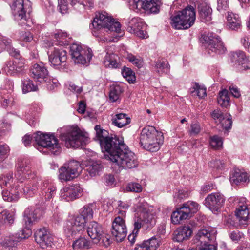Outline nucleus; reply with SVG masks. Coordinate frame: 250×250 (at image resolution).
<instances>
[{
    "instance_id": "obj_4",
    "label": "nucleus",
    "mask_w": 250,
    "mask_h": 250,
    "mask_svg": "<svg viewBox=\"0 0 250 250\" xmlns=\"http://www.w3.org/2000/svg\"><path fill=\"white\" fill-rule=\"evenodd\" d=\"M136 211L137 216L134 220V229L132 234L128 236V239L132 244L134 243L136 235L142 226L146 225L147 228H152L156 223L155 216L148 211L144 204L139 203Z\"/></svg>"
},
{
    "instance_id": "obj_25",
    "label": "nucleus",
    "mask_w": 250,
    "mask_h": 250,
    "mask_svg": "<svg viewBox=\"0 0 250 250\" xmlns=\"http://www.w3.org/2000/svg\"><path fill=\"white\" fill-rule=\"evenodd\" d=\"M31 72L32 78L40 83H44V81L47 80L49 76L47 68L42 63L34 64L31 69Z\"/></svg>"
},
{
    "instance_id": "obj_34",
    "label": "nucleus",
    "mask_w": 250,
    "mask_h": 250,
    "mask_svg": "<svg viewBox=\"0 0 250 250\" xmlns=\"http://www.w3.org/2000/svg\"><path fill=\"white\" fill-rule=\"evenodd\" d=\"M130 123V118L125 113L116 114L112 119V124L119 128H122Z\"/></svg>"
},
{
    "instance_id": "obj_42",
    "label": "nucleus",
    "mask_w": 250,
    "mask_h": 250,
    "mask_svg": "<svg viewBox=\"0 0 250 250\" xmlns=\"http://www.w3.org/2000/svg\"><path fill=\"white\" fill-rule=\"evenodd\" d=\"M54 38L56 39L54 44L63 46L67 45L68 41L67 40V33L66 32H62V30L58 31L54 34Z\"/></svg>"
},
{
    "instance_id": "obj_27",
    "label": "nucleus",
    "mask_w": 250,
    "mask_h": 250,
    "mask_svg": "<svg viewBox=\"0 0 250 250\" xmlns=\"http://www.w3.org/2000/svg\"><path fill=\"white\" fill-rule=\"evenodd\" d=\"M249 175L246 172L240 169H235L230 173L229 180L233 186H237L249 183Z\"/></svg>"
},
{
    "instance_id": "obj_17",
    "label": "nucleus",
    "mask_w": 250,
    "mask_h": 250,
    "mask_svg": "<svg viewBox=\"0 0 250 250\" xmlns=\"http://www.w3.org/2000/svg\"><path fill=\"white\" fill-rule=\"evenodd\" d=\"M15 176L20 182L23 183L26 179H30V177L35 175L32 173L30 167L26 160L18 159Z\"/></svg>"
},
{
    "instance_id": "obj_22",
    "label": "nucleus",
    "mask_w": 250,
    "mask_h": 250,
    "mask_svg": "<svg viewBox=\"0 0 250 250\" xmlns=\"http://www.w3.org/2000/svg\"><path fill=\"white\" fill-rule=\"evenodd\" d=\"M83 189L79 184H76L65 187L61 190V197L67 201L79 198L82 195Z\"/></svg>"
},
{
    "instance_id": "obj_64",
    "label": "nucleus",
    "mask_w": 250,
    "mask_h": 250,
    "mask_svg": "<svg viewBox=\"0 0 250 250\" xmlns=\"http://www.w3.org/2000/svg\"><path fill=\"white\" fill-rule=\"evenodd\" d=\"M25 225V228L21 230V234L20 236L21 239L28 238L32 234V231L31 229V226L27 225Z\"/></svg>"
},
{
    "instance_id": "obj_56",
    "label": "nucleus",
    "mask_w": 250,
    "mask_h": 250,
    "mask_svg": "<svg viewBox=\"0 0 250 250\" xmlns=\"http://www.w3.org/2000/svg\"><path fill=\"white\" fill-rule=\"evenodd\" d=\"M9 151V147L7 145H0V161H3Z\"/></svg>"
},
{
    "instance_id": "obj_6",
    "label": "nucleus",
    "mask_w": 250,
    "mask_h": 250,
    "mask_svg": "<svg viewBox=\"0 0 250 250\" xmlns=\"http://www.w3.org/2000/svg\"><path fill=\"white\" fill-rule=\"evenodd\" d=\"M121 27L120 23L115 21L113 18L109 17L105 12H99L96 14L90 24V28L93 35L95 37L99 36L98 32L101 29H107L110 31L120 33Z\"/></svg>"
},
{
    "instance_id": "obj_50",
    "label": "nucleus",
    "mask_w": 250,
    "mask_h": 250,
    "mask_svg": "<svg viewBox=\"0 0 250 250\" xmlns=\"http://www.w3.org/2000/svg\"><path fill=\"white\" fill-rule=\"evenodd\" d=\"M148 250H156L159 246V240L156 237H152L146 240Z\"/></svg>"
},
{
    "instance_id": "obj_5",
    "label": "nucleus",
    "mask_w": 250,
    "mask_h": 250,
    "mask_svg": "<svg viewBox=\"0 0 250 250\" xmlns=\"http://www.w3.org/2000/svg\"><path fill=\"white\" fill-rule=\"evenodd\" d=\"M91 205L84 206L79 211V214L74 216L68 224L65 232L67 237H75L85 226L86 222L93 217Z\"/></svg>"
},
{
    "instance_id": "obj_58",
    "label": "nucleus",
    "mask_w": 250,
    "mask_h": 250,
    "mask_svg": "<svg viewBox=\"0 0 250 250\" xmlns=\"http://www.w3.org/2000/svg\"><path fill=\"white\" fill-rule=\"evenodd\" d=\"M217 246L209 242L198 244V250H217Z\"/></svg>"
},
{
    "instance_id": "obj_7",
    "label": "nucleus",
    "mask_w": 250,
    "mask_h": 250,
    "mask_svg": "<svg viewBox=\"0 0 250 250\" xmlns=\"http://www.w3.org/2000/svg\"><path fill=\"white\" fill-rule=\"evenodd\" d=\"M196 20V12L191 5H188L171 17V24L175 29H187L191 27Z\"/></svg>"
},
{
    "instance_id": "obj_52",
    "label": "nucleus",
    "mask_w": 250,
    "mask_h": 250,
    "mask_svg": "<svg viewBox=\"0 0 250 250\" xmlns=\"http://www.w3.org/2000/svg\"><path fill=\"white\" fill-rule=\"evenodd\" d=\"M127 59L129 62L138 68H141L143 66V61L132 54L128 55Z\"/></svg>"
},
{
    "instance_id": "obj_44",
    "label": "nucleus",
    "mask_w": 250,
    "mask_h": 250,
    "mask_svg": "<svg viewBox=\"0 0 250 250\" xmlns=\"http://www.w3.org/2000/svg\"><path fill=\"white\" fill-rule=\"evenodd\" d=\"M22 91L26 93L31 91H36L38 90L37 85L33 83V81L29 79H24L22 81Z\"/></svg>"
},
{
    "instance_id": "obj_15",
    "label": "nucleus",
    "mask_w": 250,
    "mask_h": 250,
    "mask_svg": "<svg viewBox=\"0 0 250 250\" xmlns=\"http://www.w3.org/2000/svg\"><path fill=\"white\" fill-rule=\"evenodd\" d=\"M225 200V197L220 193H212L205 198L204 204L212 212H219L223 207Z\"/></svg>"
},
{
    "instance_id": "obj_35",
    "label": "nucleus",
    "mask_w": 250,
    "mask_h": 250,
    "mask_svg": "<svg viewBox=\"0 0 250 250\" xmlns=\"http://www.w3.org/2000/svg\"><path fill=\"white\" fill-rule=\"evenodd\" d=\"M155 69L156 72L159 75L167 74L169 72L170 65L168 61L163 58L155 62Z\"/></svg>"
},
{
    "instance_id": "obj_40",
    "label": "nucleus",
    "mask_w": 250,
    "mask_h": 250,
    "mask_svg": "<svg viewBox=\"0 0 250 250\" xmlns=\"http://www.w3.org/2000/svg\"><path fill=\"white\" fill-rule=\"evenodd\" d=\"M91 242L84 237H80L74 241L72 244L75 250L88 249L91 247Z\"/></svg>"
},
{
    "instance_id": "obj_29",
    "label": "nucleus",
    "mask_w": 250,
    "mask_h": 250,
    "mask_svg": "<svg viewBox=\"0 0 250 250\" xmlns=\"http://www.w3.org/2000/svg\"><path fill=\"white\" fill-rule=\"evenodd\" d=\"M235 215L238 220L239 225L242 227H246L250 219L248 207L245 205H239L235 211Z\"/></svg>"
},
{
    "instance_id": "obj_37",
    "label": "nucleus",
    "mask_w": 250,
    "mask_h": 250,
    "mask_svg": "<svg viewBox=\"0 0 250 250\" xmlns=\"http://www.w3.org/2000/svg\"><path fill=\"white\" fill-rule=\"evenodd\" d=\"M119 58L117 55L107 52L104 60V64L106 67L117 68L119 65L117 62Z\"/></svg>"
},
{
    "instance_id": "obj_59",
    "label": "nucleus",
    "mask_w": 250,
    "mask_h": 250,
    "mask_svg": "<svg viewBox=\"0 0 250 250\" xmlns=\"http://www.w3.org/2000/svg\"><path fill=\"white\" fill-rule=\"evenodd\" d=\"M12 46L11 40L6 38L0 39V47L2 49L7 50Z\"/></svg>"
},
{
    "instance_id": "obj_47",
    "label": "nucleus",
    "mask_w": 250,
    "mask_h": 250,
    "mask_svg": "<svg viewBox=\"0 0 250 250\" xmlns=\"http://www.w3.org/2000/svg\"><path fill=\"white\" fill-rule=\"evenodd\" d=\"M16 63L15 60L7 61L4 67L5 71L10 75L18 73Z\"/></svg>"
},
{
    "instance_id": "obj_36",
    "label": "nucleus",
    "mask_w": 250,
    "mask_h": 250,
    "mask_svg": "<svg viewBox=\"0 0 250 250\" xmlns=\"http://www.w3.org/2000/svg\"><path fill=\"white\" fill-rule=\"evenodd\" d=\"M182 209V207H181L172 212L171 215V220L173 224H179L181 221L189 218L186 211Z\"/></svg>"
},
{
    "instance_id": "obj_61",
    "label": "nucleus",
    "mask_w": 250,
    "mask_h": 250,
    "mask_svg": "<svg viewBox=\"0 0 250 250\" xmlns=\"http://www.w3.org/2000/svg\"><path fill=\"white\" fill-rule=\"evenodd\" d=\"M211 115L214 120H218L219 123L224 120V115L220 110H214L211 113Z\"/></svg>"
},
{
    "instance_id": "obj_31",
    "label": "nucleus",
    "mask_w": 250,
    "mask_h": 250,
    "mask_svg": "<svg viewBox=\"0 0 250 250\" xmlns=\"http://www.w3.org/2000/svg\"><path fill=\"white\" fill-rule=\"evenodd\" d=\"M192 233L189 227L185 226L178 228L174 231L173 240L175 241L181 242L189 238Z\"/></svg>"
},
{
    "instance_id": "obj_16",
    "label": "nucleus",
    "mask_w": 250,
    "mask_h": 250,
    "mask_svg": "<svg viewBox=\"0 0 250 250\" xmlns=\"http://www.w3.org/2000/svg\"><path fill=\"white\" fill-rule=\"evenodd\" d=\"M112 236L118 242H122L125 238L127 229L124 220L120 216L116 217L112 223L111 230Z\"/></svg>"
},
{
    "instance_id": "obj_24",
    "label": "nucleus",
    "mask_w": 250,
    "mask_h": 250,
    "mask_svg": "<svg viewBox=\"0 0 250 250\" xmlns=\"http://www.w3.org/2000/svg\"><path fill=\"white\" fill-rule=\"evenodd\" d=\"M230 60L234 64H237L239 69L245 70L250 68V63L244 52L237 51L232 52L230 55Z\"/></svg>"
},
{
    "instance_id": "obj_32",
    "label": "nucleus",
    "mask_w": 250,
    "mask_h": 250,
    "mask_svg": "<svg viewBox=\"0 0 250 250\" xmlns=\"http://www.w3.org/2000/svg\"><path fill=\"white\" fill-rule=\"evenodd\" d=\"M41 189L43 202L50 200L56 194V188L51 184H44Z\"/></svg>"
},
{
    "instance_id": "obj_28",
    "label": "nucleus",
    "mask_w": 250,
    "mask_h": 250,
    "mask_svg": "<svg viewBox=\"0 0 250 250\" xmlns=\"http://www.w3.org/2000/svg\"><path fill=\"white\" fill-rule=\"evenodd\" d=\"M87 232L95 243H98L102 237L103 229L102 226L95 221L90 222L87 226Z\"/></svg>"
},
{
    "instance_id": "obj_13",
    "label": "nucleus",
    "mask_w": 250,
    "mask_h": 250,
    "mask_svg": "<svg viewBox=\"0 0 250 250\" xmlns=\"http://www.w3.org/2000/svg\"><path fill=\"white\" fill-rule=\"evenodd\" d=\"M117 165L124 168L131 169L136 167L138 165V161L135 154L129 150L126 146L125 150H123L112 161Z\"/></svg>"
},
{
    "instance_id": "obj_60",
    "label": "nucleus",
    "mask_w": 250,
    "mask_h": 250,
    "mask_svg": "<svg viewBox=\"0 0 250 250\" xmlns=\"http://www.w3.org/2000/svg\"><path fill=\"white\" fill-rule=\"evenodd\" d=\"M225 163L223 161L215 160L209 162L210 167L216 168L217 169H222L225 167Z\"/></svg>"
},
{
    "instance_id": "obj_39",
    "label": "nucleus",
    "mask_w": 250,
    "mask_h": 250,
    "mask_svg": "<svg viewBox=\"0 0 250 250\" xmlns=\"http://www.w3.org/2000/svg\"><path fill=\"white\" fill-rule=\"evenodd\" d=\"M182 209L185 210L189 217H191L199 209V205L196 202L188 201L182 205Z\"/></svg>"
},
{
    "instance_id": "obj_53",
    "label": "nucleus",
    "mask_w": 250,
    "mask_h": 250,
    "mask_svg": "<svg viewBox=\"0 0 250 250\" xmlns=\"http://www.w3.org/2000/svg\"><path fill=\"white\" fill-rule=\"evenodd\" d=\"M201 130V127L199 123L192 124L190 125L189 134L191 136H196L200 132Z\"/></svg>"
},
{
    "instance_id": "obj_3",
    "label": "nucleus",
    "mask_w": 250,
    "mask_h": 250,
    "mask_svg": "<svg viewBox=\"0 0 250 250\" xmlns=\"http://www.w3.org/2000/svg\"><path fill=\"white\" fill-rule=\"evenodd\" d=\"M163 142V134L158 132L154 126H147L142 129L140 136V143L144 149L156 152Z\"/></svg>"
},
{
    "instance_id": "obj_38",
    "label": "nucleus",
    "mask_w": 250,
    "mask_h": 250,
    "mask_svg": "<svg viewBox=\"0 0 250 250\" xmlns=\"http://www.w3.org/2000/svg\"><path fill=\"white\" fill-rule=\"evenodd\" d=\"M1 94V104L4 108H6L9 106L13 104L14 102V97L13 95L6 89H3L0 92Z\"/></svg>"
},
{
    "instance_id": "obj_23",
    "label": "nucleus",
    "mask_w": 250,
    "mask_h": 250,
    "mask_svg": "<svg viewBox=\"0 0 250 250\" xmlns=\"http://www.w3.org/2000/svg\"><path fill=\"white\" fill-rule=\"evenodd\" d=\"M67 52L62 48L55 47L48 55L49 62L54 67L60 66L67 59Z\"/></svg>"
},
{
    "instance_id": "obj_19",
    "label": "nucleus",
    "mask_w": 250,
    "mask_h": 250,
    "mask_svg": "<svg viewBox=\"0 0 250 250\" xmlns=\"http://www.w3.org/2000/svg\"><path fill=\"white\" fill-rule=\"evenodd\" d=\"M36 242L42 249L51 247L53 238L48 229L45 228L38 229L34 233Z\"/></svg>"
},
{
    "instance_id": "obj_11",
    "label": "nucleus",
    "mask_w": 250,
    "mask_h": 250,
    "mask_svg": "<svg viewBox=\"0 0 250 250\" xmlns=\"http://www.w3.org/2000/svg\"><path fill=\"white\" fill-rule=\"evenodd\" d=\"M15 19L22 21L21 24L26 21L27 15L32 11L31 3L29 0H14L11 6Z\"/></svg>"
},
{
    "instance_id": "obj_12",
    "label": "nucleus",
    "mask_w": 250,
    "mask_h": 250,
    "mask_svg": "<svg viewBox=\"0 0 250 250\" xmlns=\"http://www.w3.org/2000/svg\"><path fill=\"white\" fill-rule=\"evenodd\" d=\"M201 40L202 43L207 45L210 50L216 54H223L226 50L221 38L215 33L203 34Z\"/></svg>"
},
{
    "instance_id": "obj_45",
    "label": "nucleus",
    "mask_w": 250,
    "mask_h": 250,
    "mask_svg": "<svg viewBox=\"0 0 250 250\" xmlns=\"http://www.w3.org/2000/svg\"><path fill=\"white\" fill-rule=\"evenodd\" d=\"M122 74L129 83H133L136 81L135 73L130 68L124 66L122 69Z\"/></svg>"
},
{
    "instance_id": "obj_49",
    "label": "nucleus",
    "mask_w": 250,
    "mask_h": 250,
    "mask_svg": "<svg viewBox=\"0 0 250 250\" xmlns=\"http://www.w3.org/2000/svg\"><path fill=\"white\" fill-rule=\"evenodd\" d=\"M44 82L46 83V87L49 90H53L59 85L58 80L55 78H51L48 76L47 80Z\"/></svg>"
},
{
    "instance_id": "obj_54",
    "label": "nucleus",
    "mask_w": 250,
    "mask_h": 250,
    "mask_svg": "<svg viewBox=\"0 0 250 250\" xmlns=\"http://www.w3.org/2000/svg\"><path fill=\"white\" fill-rule=\"evenodd\" d=\"M60 12L62 14H64L68 10V0H58V5Z\"/></svg>"
},
{
    "instance_id": "obj_33",
    "label": "nucleus",
    "mask_w": 250,
    "mask_h": 250,
    "mask_svg": "<svg viewBox=\"0 0 250 250\" xmlns=\"http://www.w3.org/2000/svg\"><path fill=\"white\" fill-rule=\"evenodd\" d=\"M212 238V234L208 229H201L193 239L194 243L196 244H202L209 242Z\"/></svg>"
},
{
    "instance_id": "obj_48",
    "label": "nucleus",
    "mask_w": 250,
    "mask_h": 250,
    "mask_svg": "<svg viewBox=\"0 0 250 250\" xmlns=\"http://www.w3.org/2000/svg\"><path fill=\"white\" fill-rule=\"evenodd\" d=\"M209 144L211 147L215 148H219L222 146V138L218 135H214L210 137Z\"/></svg>"
},
{
    "instance_id": "obj_9",
    "label": "nucleus",
    "mask_w": 250,
    "mask_h": 250,
    "mask_svg": "<svg viewBox=\"0 0 250 250\" xmlns=\"http://www.w3.org/2000/svg\"><path fill=\"white\" fill-rule=\"evenodd\" d=\"M70 52L72 59L75 63L87 64L93 56L92 50L89 48L82 47L76 43H73L70 46Z\"/></svg>"
},
{
    "instance_id": "obj_2",
    "label": "nucleus",
    "mask_w": 250,
    "mask_h": 250,
    "mask_svg": "<svg viewBox=\"0 0 250 250\" xmlns=\"http://www.w3.org/2000/svg\"><path fill=\"white\" fill-rule=\"evenodd\" d=\"M34 136L26 134L22 137V142L25 146H29L32 142L33 138L38 145L40 148L43 147L48 149L50 153L54 155H58L61 151L60 145L58 142L57 139L53 134L42 133L41 132H37L34 133Z\"/></svg>"
},
{
    "instance_id": "obj_55",
    "label": "nucleus",
    "mask_w": 250,
    "mask_h": 250,
    "mask_svg": "<svg viewBox=\"0 0 250 250\" xmlns=\"http://www.w3.org/2000/svg\"><path fill=\"white\" fill-rule=\"evenodd\" d=\"M127 190L131 192H140L142 190V186L138 183H132L128 184Z\"/></svg>"
},
{
    "instance_id": "obj_30",
    "label": "nucleus",
    "mask_w": 250,
    "mask_h": 250,
    "mask_svg": "<svg viewBox=\"0 0 250 250\" xmlns=\"http://www.w3.org/2000/svg\"><path fill=\"white\" fill-rule=\"evenodd\" d=\"M226 26L229 29L237 31L241 27V20L238 14L228 12Z\"/></svg>"
},
{
    "instance_id": "obj_20",
    "label": "nucleus",
    "mask_w": 250,
    "mask_h": 250,
    "mask_svg": "<svg viewBox=\"0 0 250 250\" xmlns=\"http://www.w3.org/2000/svg\"><path fill=\"white\" fill-rule=\"evenodd\" d=\"M196 5L199 20L202 22L210 23L212 20V9L210 5L201 1L197 2Z\"/></svg>"
},
{
    "instance_id": "obj_51",
    "label": "nucleus",
    "mask_w": 250,
    "mask_h": 250,
    "mask_svg": "<svg viewBox=\"0 0 250 250\" xmlns=\"http://www.w3.org/2000/svg\"><path fill=\"white\" fill-rule=\"evenodd\" d=\"M195 91H197V95L200 98H203L207 96L206 88L200 85L198 83H195L193 87Z\"/></svg>"
},
{
    "instance_id": "obj_18",
    "label": "nucleus",
    "mask_w": 250,
    "mask_h": 250,
    "mask_svg": "<svg viewBox=\"0 0 250 250\" xmlns=\"http://www.w3.org/2000/svg\"><path fill=\"white\" fill-rule=\"evenodd\" d=\"M146 25L143 20L138 17L133 18L128 23L127 30L135 34L139 38H147L146 32Z\"/></svg>"
},
{
    "instance_id": "obj_57",
    "label": "nucleus",
    "mask_w": 250,
    "mask_h": 250,
    "mask_svg": "<svg viewBox=\"0 0 250 250\" xmlns=\"http://www.w3.org/2000/svg\"><path fill=\"white\" fill-rule=\"evenodd\" d=\"M15 62H16V67L18 73H21L24 69L25 64V60L22 57H20L18 59H16L15 60Z\"/></svg>"
},
{
    "instance_id": "obj_10",
    "label": "nucleus",
    "mask_w": 250,
    "mask_h": 250,
    "mask_svg": "<svg viewBox=\"0 0 250 250\" xmlns=\"http://www.w3.org/2000/svg\"><path fill=\"white\" fill-rule=\"evenodd\" d=\"M129 3L134 10L143 9L151 14L158 13L162 5L161 0H129Z\"/></svg>"
},
{
    "instance_id": "obj_14",
    "label": "nucleus",
    "mask_w": 250,
    "mask_h": 250,
    "mask_svg": "<svg viewBox=\"0 0 250 250\" xmlns=\"http://www.w3.org/2000/svg\"><path fill=\"white\" fill-rule=\"evenodd\" d=\"M81 168L77 161L73 160L65 164L59 170V178L62 182L70 181L78 174V170Z\"/></svg>"
},
{
    "instance_id": "obj_43",
    "label": "nucleus",
    "mask_w": 250,
    "mask_h": 250,
    "mask_svg": "<svg viewBox=\"0 0 250 250\" xmlns=\"http://www.w3.org/2000/svg\"><path fill=\"white\" fill-rule=\"evenodd\" d=\"M103 168L102 165L99 162H92L87 166L86 171L91 176H94L98 175Z\"/></svg>"
},
{
    "instance_id": "obj_46",
    "label": "nucleus",
    "mask_w": 250,
    "mask_h": 250,
    "mask_svg": "<svg viewBox=\"0 0 250 250\" xmlns=\"http://www.w3.org/2000/svg\"><path fill=\"white\" fill-rule=\"evenodd\" d=\"M123 92L122 87L119 85H115L111 87L109 92L110 100L113 102H116L119 99L120 94Z\"/></svg>"
},
{
    "instance_id": "obj_21",
    "label": "nucleus",
    "mask_w": 250,
    "mask_h": 250,
    "mask_svg": "<svg viewBox=\"0 0 250 250\" xmlns=\"http://www.w3.org/2000/svg\"><path fill=\"white\" fill-rule=\"evenodd\" d=\"M22 187L23 192L26 198L32 197L37 192L41 184V180L40 177L34 176L30 179H27Z\"/></svg>"
},
{
    "instance_id": "obj_1",
    "label": "nucleus",
    "mask_w": 250,
    "mask_h": 250,
    "mask_svg": "<svg viewBox=\"0 0 250 250\" xmlns=\"http://www.w3.org/2000/svg\"><path fill=\"white\" fill-rule=\"evenodd\" d=\"M96 140L100 144L103 152L106 154L112 162L123 150H125L126 145L124 143L123 138L116 135L109 136L108 132L101 128L100 125H95Z\"/></svg>"
},
{
    "instance_id": "obj_63",
    "label": "nucleus",
    "mask_w": 250,
    "mask_h": 250,
    "mask_svg": "<svg viewBox=\"0 0 250 250\" xmlns=\"http://www.w3.org/2000/svg\"><path fill=\"white\" fill-rule=\"evenodd\" d=\"M220 124H221L222 127L226 130L230 129L232 124L231 116L229 115V117L226 119L224 118V120L221 122Z\"/></svg>"
},
{
    "instance_id": "obj_62",
    "label": "nucleus",
    "mask_w": 250,
    "mask_h": 250,
    "mask_svg": "<svg viewBox=\"0 0 250 250\" xmlns=\"http://www.w3.org/2000/svg\"><path fill=\"white\" fill-rule=\"evenodd\" d=\"M229 237L233 241L238 242L244 237V234L238 230H234L230 233Z\"/></svg>"
},
{
    "instance_id": "obj_8",
    "label": "nucleus",
    "mask_w": 250,
    "mask_h": 250,
    "mask_svg": "<svg viewBox=\"0 0 250 250\" xmlns=\"http://www.w3.org/2000/svg\"><path fill=\"white\" fill-rule=\"evenodd\" d=\"M60 137L67 148H78L81 146L85 144V141L86 139L84 135L78 127L74 128L66 133L62 134Z\"/></svg>"
},
{
    "instance_id": "obj_26",
    "label": "nucleus",
    "mask_w": 250,
    "mask_h": 250,
    "mask_svg": "<svg viewBox=\"0 0 250 250\" xmlns=\"http://www.w3.org/2000/svg\"><path fill=\"white\" fill-rule=\"evenodd\" d=\"M42 210L39 208H26L23 213V220L25 224L32 226L42 215Z\"/></svg>"
},
{
    "instance_id": "obj_41",
    "label": "nucleus",
    "mask_w": 250,
    "mask_h": 250,
    "mask_svg": "<svg viewBox=\"0 0 250 250\" xmlns=\"http://www.w3.org/2000/svg\"><path fill=\"white\" fill-rule=\"evenodd\" d=\"M217 102L222 107L227 108L229 105L230 98L229 96V92L227 90L224 89L219 92L217 98Z\"/></svg>"
}]
</instances>
